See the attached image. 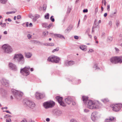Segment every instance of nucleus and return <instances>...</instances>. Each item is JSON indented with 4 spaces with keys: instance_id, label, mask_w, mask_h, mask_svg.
<instances>
[{
    "instance_id": "obj_20",
    "label": "nucleus",
    "mask_w": 122,
    "mask_h": 122,
    "mask_svg": "<svg viewBox=\"0 0 122 122\" xmlns=\"http://www.w3.org/2000/svg\"><path fill=\"white\" fill-rule=\"evenodd\" d=\"M54 36L56 37H58L61 39H65V37L63 35L60 34H54Z\"/></svg>"
},
{
    "instance_id": "obj_45",
    "label": "nucleus",
    "mask_w": 122,
    "mask_h": 122,
    "mask_svg": "<svg viewBox=\"0 0 122 122\" xmlns=\"http://www.w3.org/2000/svg\"><path fill=\"white\" fill-rule=\"evenodd\" d=\"M53 46V43H48V46Z\"/></svg>"
},
{
    "instance_id": "obj_25",
    "label": "nucleus",
    "mask_w": 122,
    "mask_h": 122,
    "mask_svg": "<svg viewBox=\"0 0 122 122\" xmlns=\"http://www.w3.org/2000/svg\"><path fill=\"white\" fill-rule=\"evenodd\" d=\"M34 42L35 44L38 45H42L43 44L42 43L37 40H34Z\"/></svg>"
},
{
    "instance_id": "obj_64",
    "label": "nucleus",
    "mask_w": 122,
    "mask_h": 122,
    "mask_svg": "<svg viewBox=\"0 0 122 122\" xmlns=\"http://www.w3.org/2000/svg\"><path fill=\"white\" fill-rule=\"evenodd\" d=\"M50 121V119L49 118H47L46 119V121L47 122H49Z\"/></svg>"
},
{
    "instance_id": "obj_43",
    "label": "nucleus",
    "mask_w": 122,
    "mask_h": 122,
    "mask_svg": "<svg viewBox=\"0 0 122 122\" xmlns=\"http://www.w3.org/2000/svg\"><path fill=\"white\" fill-rule=\"evenodd\" d=\"M40 17V16L38 14H36L35 15V17L37 19Z\"/></svg>"
},
{
    "instance_id": "obj_39",
    "label": "nucleus",
    "mask_w": 122,
    "mask_h": 122,
    "mask_svg": "<svg viewBox=\"0 0 122 122\" xmlns=\"http://www.w3.org/2000/svg\"><path fill=\"white\" fill-rule=\"evenodd\" d=\"M42 8L44 11H45L46 9V7L45 5H44L42 6Z\"/></svg>"
},
{
    "instance_id": "obj_36",
    "label": "nucleus",
    "mask_w": 122,
    "mask_h": 122,
    "mask_svg": "<svg viewBox=\"0 0 122 122\" xmlns=\"http://www.w3.org/2000/svg\"><path fill=\"white\" fill-rule=\"evenodd\" d=\"M120 24V22L118 20H117L116 22V25L118 27L119 25Z\"/></svg>"
},
{
    "instance_id": "obj_53",
    "label": "nucleus",
    "mask_w": 122,
    "mask_h": 122,
    "mask_svg": "<svg viewBox=\"0 0 122 122\" xmlns=\"http://www.w3.org/2000/svg\"><path fill=\"white\" fill-rule=\"evenodd\" d=\"M105 36V33L103 32L102 33V36L103 37H104Z\"/></svg>"
},
{
    "instance_id": "obj_9",
    "label": "nucleus",
    "mask_w": 122,
    "mask_h": 122,
    "mask_svg": "<svg viewBox=\"0 0 122 122\" xmlns=\"http://www.w3.org/2000/svg\"><path fill=\"white\" fill-rule=\"evenodd\" d=\"M122 107V104H117L114 105L112 107V110L115 112L119 111Z\"/></svg>"
},
{
    "instance_id": "obj_23",
    "label": "nucleus",
    "mask_w": 122,
    "mask_h": 122,
    "mask_svg": "<svg viewBox=\"0 0 122 122\" xmlns=\"http://www.w3.org/2000/svg\"><path fill=\"white\" fill-rule=\"evenodd\" d=\"M47 60L48 61L53 63V56H49Z\"/></svg>"
},
{
    "instance_id": "obj_11",
    "label": "nucleus",
    "mask_w": 122,
    "mask_h": 122,
    "mask_svg": "<svg viewBox=\"0 0 122 122\" xmlns=\"http://www.w3.org/2000/svg\"><path fill=\"white\" fill-rule=\"evenodd\" d=\"M0 82L1 84L4 86L7 87L9 86V81L5 78H2L0 80Z\"/></svg>"
},
{
    "instance_id": "obj_59",
    "label": "nucleus",
    "mask_w": 122,
    "mask_h": 122,
    "mask_svg": "<svg viewBox=\"0 0 122 122\" xmlns=\"http://www.w3.org/2000/svg\"><path fill=\"white\" fill-rule=\"evenodd\" d=\"M109 9H110V5H108L107 6V10L109 11Z\"/></svg>"
},
{
    "instance_id": "obj_18",
    "label": "nucleus",
    "mask_w": 122,
    "mask_h": 122,
    "mask_svg": "<svg viewBox=\"0 0 122 122\" xmlns=\"http://www.w3.org/2000/svg\"><path fill=\"white\" fill-rule=\"evenodd\" d=\"M54 112L55 114L57 115H60L62 113L61 111L57 110H55Z\"/></svg>"
},
{
    "instance_id": "obj_2",
    "label": "nucleus",
    "mask_w": 122,
    "mask_h": 122,
    "mask_svg": "<svg viewBox=\"0 0 122 122\" xmlns=\"http://www.w3.org/2000/svg\"><path fill=\"white\" fill-rule=\"evenodd\" d=\"M102 105L98 102H94L90 100L88 101L87 104V107L90 109L98 108L100 107Z\"/></svg>"
},
{
    "instance_id": "obj_56",
    "label": "nucleus",
    "mask_w": 122,
    "mask_h": 122,
    "mask_svg": "<svg viewBox=\"0 0 122 122\" xmlns=\"http://www.w3.org/2000/svg\"><path fill=\"white\" fill-rule=\"evenodd\" d=\"M33 19V21L34 22H35L37 19L35 17H33V18H32Z\"/></svg>"
},
{
    "instance_id": "obj_12",
    "label": "nucleus",
    "mask_w": 122,
    "mask_h": 122,
    "mask_svg": "<svg viewBox=\"0 0 122 122\" xmlns=\"http://www.w3.org/2000/svg\"><path fill=\"white\" fill-rule=\"evenodd\" d=\"M9 66L10 69L11 70L16 71L17 70V68L16 66L11 62H10L9 63Z\"/></svg>"
},
{
    "instance_id": "obj_7",
    "label": "nucleus",
    "mask_w": 122,
    "mask_h": 122,
    "mask_svg": "<svg viewBox=\"0 0 122 122\" xmlns=\"http://www.w3.org/2000/svg\"><path fill=\"white\" fill-rule=\"evenodd\" d=\"M23 102L24 104H25L31 108H33L35 106V103L31 101L25 99L23 101Z\"/></svg>"
},
{
    "instance_id": "obj_14",
    "label": "nucleus",
    "mask_w": 122,
    "mask_h": 122,
    "mask_svg": "<svg viewBox=\"0 0 122 122\" xmlns=\"http://www.w3.org/2000/svg\"><path fill=\"white\" fill-rule=\"evenodd\" d=\"M97 113L96 112H93L91 115V118L92 121H95L97 118Z\"/></svg>"
},
{
    "instance_id": "obj_16",
    "label": "nucleus",
    "mask_w": 122,
    "mask_h": 122,
    "mask_svg": "<svg viewBox=\"0 0 122 122\" xmlns=\"http://www.w3.org/2000/svg\"><path fill=\"white\" fill-rule=\"evenodd\" d=\"M74 64V61H66L65 62V64L66 66H68L73 65Z\"/></svg>"
},
{
    "instance_id": "obj_50",
    "label": "nucleus",
    "mask_w": 122,
    "mask_h": 122,
    "mask_svg": "<svg viewBox=\"0 0 122 122\" xmlns=\"http://www.w3.org/2000/svg\"><path fill=\"white\" fill-rule=\"evenodd\" d=\"M115 49L117 52H118L119 51V50L118 48L117 47H115Z\"/></svg>"
},
{
    "instance_id": "obj_1",
    "label": "nucleus",
    "mask_w": 122,
    "mask_h": 122,
    "mask_svg": "<svg viewBox=\"0 0 122 122\" xmlns=\"http://www.w3.org/2000/svg\"><path fill=\"white\" fill-rule=\"evenodd\" d=\"M13 59L15 61L21 64H23L25 61L24 57L21 54H15Z\"/></svg>"
},
{
    "instance_id": "obj_38",
    "label": "nucleus",
    "mask_w": 122,
    "mask_h": 122,
    "mask_svg": "<svg viewBox=\"0 0 122 122\" xmlns=\"http://www.w3.org/2000/svg\"><path fill=\"white\" fill-rule=\"evenodd\" d=\"M97 64H95L93 66V67L94 68H96V69H99V67L97 66Z\"/></svg>"
},
{
    "instance_id": "obj_52",
    "label": "nucleus",
    "mask_w": 122,
    "mask_h": 122,
    "mask_svg": "<svg viewBox=\"0 0 122 122\" xmlns=\"http://www.w3.org/2000/svg\"><path fill=\"white\" fill-rule=\"evenodd\" d=\"M52 25V24H50L48 26V28H49L50 27H51Z\"/></svg>"
},
{
    "instance_id": "obj_49",
    "label": "nucleus",
    "mask_w": 122,
    "mask_h": 122,
    "mask_svg": "<svg viewBox=\"0 0 122 122\" xmlns=\"http://www.w3.org/2000/svg\"><path fill=\"white\" fill-rule=\"evenodd\" d=\"M108 24L111 27L112 24V21H110L108 23Z\"/></svg>"
},
{
    "instance_id": "obj_55",
    "label": "nucleus",
    "mask_w": 122,
    "mask_h": 122,
    "mask_svg": "<svg viewBox=\"0 0 122 122\" xmlns=\"http://www.w3.org/2000/svg\"><path fill=\"white\" fill-rule=\"evenodd\" d=\"M6 122H10L11 121V120L10 118H9L8 119H6Z\"/></svg>"
},
{
    "instance_id": "obj_51",
    "label": "nucleus",
    "mask_w": 122,
    "mask_h": 122,
    "mask_svg": "<svg viewBox=\"0 0 122 122\" xmlns=\"http://www.w3.org/2000/svg\"><path fill=\"white\" fill-rule=\"evenodd\" d=\"M105 122H110L109 120V118H108L106 119L105 120Z\"/></svg>"
},
{
    "instance_id": "obj_15",
    "label": "nucleus",
    "mask_w": 122,
    "mask_h": 122,
    "mask_svg": "<svg viewBox=\"0 0 122 122\" xmlns=\"http://www.w3.org/2000/svg\"><path fill=\"white\" fill-rule=\"evenodd\" d=\"M65 102L68 104H70L72 101V98L70 97H68L65 99Z\"/></svg>"
},
{
    "instance_id": "obj_32",
    "label": "nucleus",
    "mask_w": 122,
    "mask_h": 122,
    "mask_svg": "<svg viewBox=\"0 0 122 122\" xmlns=\"http://www.w3.org/2000/svg\"><path fill=\"white\" fill-rule=\"evenodd\" d=\"M109 118L110 122L114 121L115 120L114 118L113 117H109Z\"/></svg>"
},
{
    "instance_id": "obj_57",
    "label": "nucleus",
    "mask_w": 122,
    "mask_h": 122,
    "mask_svg": "<svg viewBox=\"0 0 122 122\" xmlns=\"http://www.w3.org/2000/svg\"><path fill=\"white\" fill-rule=\"evenodd\" d=\"M21 18V16L20 15H18L17 17V18L18 19H19Z\"/></svg>"
},
{
    "instance_id": "obj_28",
    "label": "nucleus",
    "mask_w": 122,
    "mask_h": 122,
    "mask_svg": "<svg viewBox=\"0 0 122 122\" xmlns=\"http://www.w3.org/2000/svg\"><path fill=\"white\" fill-rule=\"evenodd\" d=\"M48 31H43V35L44 36H46L48 35Z\"/></svg>"
},
{
    "instance_id": "obj_48",
    "label": "nucleus",
    "mask_w": 122,
    "mask_h": 122,
    "mask_svg": "<svg viewBox=\"0 0 122 122\" xmlns=\"http://www.w3.org/2000/svg\"><path fill=\"white\" fill-rule=\"evenodd\" d=\"M6 26V25L5 23H4L2 25H1V26L2 27H5Z\"/></svg>"
},
{
    "instance_id": "obj_40",
    "label": "nucleus",
    "mask_w": 122,
    "mask_h": 122,
    "mask_svg": "<svg viewBox=\"0 0 122 122\" xmlns=\"http://www.w3.org/2000/svg\"><path fill=\"white\" fill-rule=\"evenodd\" d=\"M29 17L30 18L32 19L33 18L34 16L32 14H30L29 15Z\"/></svg>"
},
{
    "instance_id": "obj_24",
    "label": "nucleus",
    "mask_w": 122,
    "mask_h": 122,
    "mask_svg": "<svg viewBox=\"0 0 122 122\" xmlns=\"http://www.w3.org/2000/svg\"><path fill=\"white\" fill-rule=\"evenodd\" d=\"M82 99L83 102L85 104L87 101L88 98L87 97L83 96Z\"/></svg>"
},
{
    "instance_id": "obj_8",
    "label": "nucleus",
    "mask_w": 122,
    "mask_h": 122,
    "mask_svg": "<svg viewBox=\"0 0 122 122\" xmlns=\"http://www.w3.org/2000/svg\"><path fill=\"white\" fill-rule=\"evenodd\" d=\"M53 106V101H46L43 103V106L46 109H47L52 107Z\"/></svg>"
},
{
    "instance_id": "obj_63",
    "label": "nucleus",
    "mask_w": 122,
    "mask_h": 122,
    "mask_svg": "<svg viewBox=\"0 0 122 122\" xmlns=\"http://www.w3.org/2000/svg\"><path fill=\"white\" fill-rule=\"evenodd\" d=\"M20 122H27V121L26 119H25L22 120Z\"/></svg>"
},
{
    "instance_id": "obj_4",
    "label": "nucleus",
    "mask_w": 122,
    "mask_h": 122,
    "mask_svg": "<svg viewBox=\"0 0 122 122\" xmlns=\"http://www.w3.org/2000/svg\"><path fill=\"white\" fill-rule=\"evenodd\" d=\"M111 62L112 63L116 64L118 63H122V56L112 57L110 59Z\"/></svg>"
},
{
    "instance_id": "obj_6",
    "label": "nucleus",
    "mask_w": 122,
    "mask_h": 122,
    "mask_svg": "<svg viewBox=\"0 0 122 122\" xmlns=\"http://www.w3.org/2000/svg\"><path fill=\"white\" fill-rule=\"evenodd\" d=\"M2 47L4 52L5 53L10 54L11 53L13 50L11 47L7 44L3 45Z\"/></svg>"
},
{
    "instance_id": "obj_54",
    "label": "nucleus",
    "mask_w": 122,
    "mask_h": 122,
    "mask_svg": "<svg viewBox=\"0 0 122 122\" xmlns=\"http://www.w3.org/2000/svg\"><path fill=\"white\" fill-rule=\"evenodd\" d=\"M53 17V16L52 15L50 17V19L52 22H53V18H52Z\"/></svg>"
},
{
    "instance_id": "obj_22",
    "label": "nucleus",
    "mask_w": 122,
    "mask_h": 122,
    "mask_svg": "<svg viewBox=\"0 0 122 122\" xmlns=\"http://www.w3.org/2000/svg\"><path fill=\"white\" fill-rule=\"evenodd\" d=\"M86 47V46L85 45H81L79 47L80 48L84 51H85L87 50Z\"/></svg>"
},
{
    "instance_id": "obj_42",
    "label": "nucleus",
    "mask_w": 122,
    "mask_h": 122,
    "mask_svg": "<svg viewBox=\"0 0 122 122\" xmlns=\"http://www.w3.org/2000/svg\"><path fill=\"white\" fill-rule=\"evenodd\" d=\"M90 32V29H87L86 32V34H89V33Z\"/></svg>"
},
{
    "instance_id": "obj_58",
    "label": "nucleus",
    "mask_w": 122,
    "mask_h": 122,
    "mask_svg": "<svg viewBox=\"0 0 122 122\" xmlns=\"http://www.w3.org/2000/svg\"><path fill=\"white\" fill-rule=\"evenodd\" d=\"M83 12L84 13L87 12H88V10L87 9H84L83 10Z\"/></svg>"
},
{
    "instance_id": "obj_30",
    "label": "nucleus",
    "mask_w": 122,
    "mask_h": 122,
    "mask_svg": "<svg viewBox=\"0 0 122 122\" xmlns=\"http://www.w3.org/2000/svg\"><path fill=\"white\" fill-rule=\"evenodd\" d=\"M7 0H0V3L3 4H5L7 2Z\"/></svg>"
},
{
    "instance_id": "obj_61",
    "label": "nucleus",
    "mask_w": 122,
    "mask_h": 122,
    "mask_svg": "<svg viewBox=\"0 0 122 122\" xmlns=\"http://www.w3.org/2000/svg\"><path fill=\"white\" fill-rule=\"evenodd\" d=\"M87 35H88L89 37L90 38H92V36L91 35L89 34H88Z\"/></svg>"
},
{
    "instance_id": "obj_5",
    "label": "nucleus",
    "mask_w": 122,
    "mask_h": 122,
    "mask_svg": "<svg viewBox=\"0 0 122 122\" xmlns=\"http://www.w3.org/2000/svg\"><path fill=\"white\" fill-rule=\"evenodd\" d=\"M30 67L29 66H26L20 69V72L24 76H27L30 73L29 70Z\"/></svg>"
},
{
    "instance_id": "obj_41",
    "label": "nucleus",
    "mask_w": 122,
    "mask_h": 122,
    "mask_svg": "<svg viewBox=\"0 0 122 122\" xmlns=\"http://www.w3.org/2000/svg\"><path fill=\"white\" fill-rule=\"evenodd\" d=\"M59 49V47H58L56 48V49H54V52L56 51H58Z\"/></svg>"
},
{
    "instance_id": "obj_27",
    "label": "nucleus",
    "mask_w": 122,
    "mask_h": 122,
    "mask_svg": "<svg viewBox=\"0 0 122 122\" xmlns=\"http://www.w3.org/2000/svg\"><path fill=\"white\" fill-rule=\"evenodd\" d=\"M0 93L3 95H4L5 94V91L4 89L0 88Z\"/></svg>"
},
{
    "instance_id": "obj_31",
    "label": "nucleus",
    "mask_w": 122,
    "mask_h": 122,
    "mask_svg": "<svg viewBox=\"0 0 122 122\" xmlns=\"http://www.w3.org/2000/svg\"><path fill=\"white\" fill-rule=\"evenodd\" d=\"M104 103H105L109 101V100L107 98H105L101 100Z\"/></svg>"
},
{
    "instance_id": "obj_33",
    "label": "nucleus",
    "mask_w": 122,
    "mask_h": 122,
    "mask_svg": "<svg viewBox=\"0 0 122 122\" xmlns=\"http://www.w3.org/2000/svg\"><path fill=\"white\" fill-rule=\"evenodd\" d=\"M42 26L43 27L46 28L48 27L47 24L46 23H43L42 24Z\"/></svg>"
},
{
    "instance_id": "obj_62",
    "label": "nucleus",
    "mask_w": 122,
    "mask_h": 122,
    "mask_svg": "<svg viewBox=\"0 0 122 122\" xmlns=\"http://www.w3.org/2000/svg\"><path fill=\"white\" fill-rule=\"evenodd\" d=\"M74 38L75 39H78L79 37L77 36H74Z\"/></svg>"
},
{
    "instance_id": "obj_34",
    "label": "nucleus",
    "mask_w": 122,
    "mask_h": 122,
    "mask_svg": "<svg viewBox=\"0 0 122 122\" xmlns=\"http://www.w3.org/2000/svg\"><path fill=\"white\" fill-rule=\"evenodd\" d=\"M16 11H10V12H7L6 13V14L7 15H9L10 14H13L15 13Z\"/></svg>"
},
{
    "instance_id": "obj_3",
    "label": "nucleus",
    "mask_w": 122,
    "mask_h": 122,
    "mask_svg": "<svg viewBox=\"0 0 122 122\" xmlns=\"http://www.w3.org/2000/svg\"><path fill=\"white\" fill-rule=\"evenodd\" d=\"M12 92L15 97L19 100L20 99L23 95V93L15 89H12Z\"/></svg>"
},
{
    "instance_id": "obj_17",
    "label": "nucleus",
    "mask_w": 122,
    "mask_h": 122,
    "mask_svg": "<svg viewBox=\"0 0 122 122\" xmlns=\"http://www.w3.org/2000/svg\"><path fill=\"white\" fill-rule=\"evenodd\" d=\"M60 59V58L56 56H54V62L56 63H58Z\"/></svg>"
},
{
    "instance_id": "obj_10",
    "label": "nucleus",
    "mask_w": 122,
    "mask_h": 122,
    "mask_svg": "<svg viewBox=\"0 0 122 122\" xmlns=\"http://www.w3.org/2000/svg\"><path fill=\"white\" fill-rule=\"evenodd\" d=\"M56 99L61 106L63 107L66 106V104L62 101V97L58 96L56 97Z\"/></svg>"
},
{
    "instance_id": "obj_13",
    "label": "nucleus",
    "mask_w": 122,
    "mask_h": 122,
    "mask_svg": "<svg viewBox=\"0 0 122 122\" xmlns=\"http://www.w3.org/2000/svg\"><path fill=\"white\" fill-rule=\"evenodd\" d=\"M35 95L36 98L38 99H40L43 98L45 96L44 94H42L38 92H36Z\"/></svg>"
},
{
    "instance_id": "obj_47",
    "label": "nucleus",
    "mask_w": 122,
    "mask_h": 122,
    "mask_svg": "<svg viewBox=\"0 0 122 122\" xmlns=\"http://www.w3.org/2000/svg\"><path fill=\"white\" fill-rule=\"evenodd\" d=\"M27 37L28 39H30L31 37V35L30 34H29L27 35Z\"/></svg>"
},
{
    "instance_id": "obj_21",
    "label": "nucleus",
    "mask_w": 122,
    "mask_h": 122,
    "mask_svg": "<svg viewBox=\"0 0 122 122\" xmlns=\"http://www.w3.org/2000/svg\"><path fill=\"white\" fill-rule=\"evenodd\" d=\"M25 57L28 58H30L32 56V54L31 53H25Z\"/></svg>"
},
{
    "instance_id": "obj_60",
    "label": "nucleus",
    "mask_w": 122,
    "mask_h": 122,
    "mask_svg": "<svg viewBox=\"0 0 122 122\" xmlns=\"http://www.w3.org/2000/svg\"><path fill=\"white\" fill-rule=\"evenodd\" d=\"M71 102L72 103V104L73 105H75L76 104V103L75 102L73 101V100H72V101H71Z\"/></svg>"
},
{
    "instance_id": "obj_26",
    "label": "nucleus",
    "mask_w": 122,
    "mask_h": 122,
    "mask_svg": "<svg viewBox=\"0 0 122 122\" xmlns=\"http://www.w3.org/2000/svg\"><path fill=\"white\" fill-rule=\"evenodd\" d=\"M112 40L113 38L112 37L109 36L107 37V41L108 42H111L112 41Z\"/></svg>"
},
{
    "instance_id": "obj_35",
    "label": "nucleus",
    "mask_w": 122,
    "mask_h": 122,
    "mask_svg": "<svg viewBox=\"0 0 122 122\" xmlns=\"http://www.w3.org/2000/svg\"><path fill=\"white\" fill-rule=\"evenodd\" d=\"M70 122H77V121L74 119H72L70 120Z\"/></svg>"
},
{
    "instance_id": "obj_29",
    "label": "nucleus",
    "mask_w": 122,
    "mask_h": 122,
    "mask_svg": "<svg viewBox=\"0 0 122 122\" xmlns=\"http://www.w3.org/2000/svg\"><path fill=\"white\" fill-rule=\"evenodd\" d=\"M49 14L47 13L44 16L45 18L46 19H48L49 18Z\"/></svg>"
},
{
    "instance_id": "obj_46",
    "label": "nucleus",
    "mask_w": 122,
    "mask_h": 122,
    "mask_svg": "<svg viewBox=\"0 0 122 122\" xmlns=\"http://www.w3.org/2000/svg\"><path fill=\"white\" fill-rule=\"evenodd\" d=\"M71 8H68L67 12V13H69L71 12Z\"/></svg>"
},
{
    "instance_id": "obj_19",
    "label": "nucleus",
    "mask_w": 122,
    "mask_h": 122,
    "mask_svg": "<svg viewBox=\"0 0 122 122\" xmlns=\"http://www.w3.org/2000/svg\"><path fill=\"white\" fill-rule=\"evenodd\" d=\"M72 27H73L72 25H70L66 30H65L64 31L65 33H68L72 29Z\"/></svg>"
},
{
    "instance_id": "obj_44",
    "label": "nucleus",
    "mask_w": 122,
    "mask_h": 122,
    "mask_svg": "<svg viewBox=\"0 0 122 122\" xmlns=\"http://www.w3.org/2000/svg\"><path fill=\"white\" fill-rule=\"evenodd\" d=\"M84 112H85L87 113L89 112V110L88 109H86L84 110Z\"/></svg>"
},
{
    "instance_id": "obj_37",
    "label": "nucleus",
    "mask_w": 122,
    "mask_h": 122,
    "mask_svg": "<svg viewBox=\"0 0 122 122\" xmlns=\"http://www.w3.org/2000/svg\"><path fill=\"white\" fill-rule=\"evenodd\" d=\"M94 52V50L92 49H90L88 52V53H92Z\"/></svg>"
}]
</instances>
